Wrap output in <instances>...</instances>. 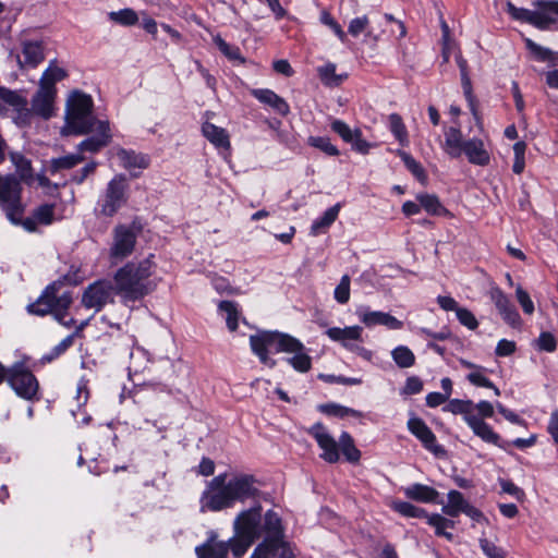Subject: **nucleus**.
<instances>
[{
    "instance_id": "36",
    "label": "nucleus",
    "mask_w": 558,
    "mask_h": 558,
    "mask_svg": "<svg viewBox=\"0 0 558 558\" xmlns=\"http://www.w3.org/2000/svg\"><path fill=\"white\" fill-rule=\"evenodd\" d=\"M318 76L324 85L329 87L339 86L344 80L348 78L347 73L337 74L336 64L327 63L324 66L318 68Z\"/></svg>"
},
{
    "instance_id": "62",
    "label": "nucleus",
    "mask_w": 558,
    "mask_h": 558,
    "mask_svg": "<svg viewBox=\"0 0 558 558\" xmlns=\"http://www.w3.org/2000/svg\"><path fill=\"white\" fill-rule=\"evenodd\" d=\"M456 315H457V318L460 322V324H462L463 326L468 327L471 330H474L477 328L478 322L475 318V316L473 315V313L471 311H469L468 308L460 307L457 311Z\"/></svg>"
},
{
    "instance_id": "25",
    "label": "nucleus",
    "mask_w": 558,
    "mask_h": 558,
    "mask_svg": "<svg viewBox=\"0 0 558 558\" xmlns=\"http://www.w3.org/2000/svg\"><path fill=\"white\" fill-rule=\"evenodd\" d=\"M462 153L468 157L469 162L477 166H486L489 163V153L485 149L484 143L480 138H471L465 141Z\"/></svg>"
},
{
    "instance_id": "41",
    "label": "nucleus",
    "mask_w": 558,
    "mask_h": 558,
    "mask_svg": "<svg viewBox=\"0 0 558 558\" xmlns=\"http://www.w3.org/2000/svg\"><path fill=\"white\" fill-rule=\"evenodd\" d=\"M218 310L221 313L226 314L227 327L230 331H235L238 328V322L240 317V312L238 308V304L233 301H221L218 304Z\"/></svg>"
},
{
    "instance_id": "53",
    "label": "nucleus",
    "mask_w": 558,
    "mask_h": 558,
    "mask_svg": "<svg viewBox=\"0 0 558 558\" xmlns=\"http://www.w3.org/2000/svg\"><path fill=\"white\" fill-rule=\"evenodd\" d=\"M461 83H462L464 96L469 104V108H470L473 117L475 118V120L480 121V116H478V111H477V102H476L475 96L473 95V92H472V84H471L469 74L461 75Z\"/></svg>"
},
{
    "instance_id": "55",
    "label": "nucleus",
    "mask_w": 558,
    "mask_h": 558,
    "mask_svg": "<svg viewBox=\"0 0 558 558\" xmlns=\"http://www.w3.org/2000/svg\"><path fill=\"white\" fill-rule=\"evenodd\" d=\"M350 276L343 275L340 279L339 284L335 289V299L340 304H345L350 300Z\"/></svg>"
},
{
    "instance_id": "4",
    "label": "nucleus",
    "mask_w": 558,
    "mask_h": 558,
    "mask_svg": "<svg viewBox=\"0 0 558 558\" xmlns=\"http://www.w3.org/2000/svg\"><path fill=\"white\" fill-rule=\"evenodd\" d=\"M250 344L252 351L258 356L263 364L274 367L276 361L268 356L269 349H275L276 352L293 350L292 345H295L296 342L294 341V337L288 333L263 331L257 335H252L250 337Z\"/></svg>"
},
{
    "instance_id": "60",
    "label": "nucleus",
    "mask_w": 558,
    "mask_h": 558,
    "mask_svg": "<svg viewBox=\"0 0 558 558\" xmlns=\"http://www.w3.org/2000/svg\"><path fill=\"white\" fill-rule=\"evenodd\" d=\"M351 145V148L362 155H366L369 153V149L372 147V144L368 143L365 138L362 136V131L360 129H355V134L353 136L352 142L349 143Z\"/></svg>"
},
{
    "instance_id": "20",
    "label": "nucleus",
    "mask_w": 558,
    "mask_h": 558,
    "mask_svg": "<svg viewBox=\"0 0 558 558\" xmlns=\"http://www.w3.org/2000/svg\"><path fill=\"white\" fill-rule=\"evenodd\" d=\"M251 95L263 105L270 107L281 117H287L290 113L289 104L271 89L254 88L251 90Z\"/></svg>"
},
{
    "instance_id": "3",
    "label": "nucleus",
    "mask_w": 558,
    "mask_h": 558,
    "mask_svg": "<svg viewBox=\"0 0 558 558\" xmlns=\"http://www.w3.org/2000/svg\"><path fill=\"white\" fill-rule=\"evenodd\" d=\"M99 120L93 116V99L82 92H73L65 106V124L61 134L82 135L94 131V125Z\"/></svg>"
},
{
    "instance_id": "51",
    "label": "nucleus",
    "mask_w": 558,
    "mask_h": 558,
    "mask_svg": "<svg viewBox=\"0 0 558 558\" xmlns=\"http://www.w3.org/2000/svg\"><path fill=\"white\" fill-rule=\"evenodd\" d=\"M254 542L255 539L253 538L235 534V536L230 538L227 543H229V550L232 551V555L235 558H242Z\"/></svg>"
},
{
    "instance_id": "27",
    "label": "nucleus",
    "mask_w": 558,
    "mask_h": 558,
    "mask_svg": "<svg viewBox=\"0 0 558 558\" xmlns=\"http://www.w3.org/2000/svg\"><path fill=\"white\" fill-rule=\"evenodd\" d=\"M202 134L216 148L229 150L231 148L230 136L226 129L215 125L210 122H204L202 125Z\"/></svg>"
},
{
    "instance_id": "18",
    "label": "nucleus",
    "mask_w": 558,
    "mask_h": 558,
    "mask_svg": "<svg viewBox=\"0 0 558 558\" xmlns=\"http://www.w3.org/2000/svg\"><path fill=\"white\" fill-rule=\"evenodd\" d=\"M136 234L125 226H119L114 231V244L111 250L113 257L123 258L134 248Z\"/></svg>"
},
{
    "instance_id": "58",
    "label": "nucleus",
    "mask_w": 558,
    "mask_h": 558,
    "mask_svg": "<svg viewBox=\"0 0 558 558\" xmlns=\"http://www.w3.org/2000/svg\"><path fill=\"white\" fill-rule=\"evenodd\" d=\"M480 547L487 558H506L507 554L504 548L496 546L487 538H480Z\"/></svg>"
},
{
    "instance_id": "46",
    "label": "nucleus",
    "mask_w": 558,
    "mask_h": 558,
    "mask_svg": "<svg viewBox=\"0 0 558 558\" xmlns=\"http://www.w3.org/2000/svg\"><path fill=\"white\" fill-rule=\"evenodd\" d=\"M395 363L400 368H409L415 364L414 353L405 345H399L391 351Z\"/></svg>"
},
{
    "instance_id": "12",
    "label": "nucleus",
    "mask_w": 558,
    "mask_h": 558,
    "mask_svg": "<svg viewBox=\"0 0 558 558\" xmlns=\"http://www.w3.org/2000/svg\"><path fill=\"white\" fill-rule=\"evenodd\" d=\"M489 298L502 320L514 329H521L523 322L519 312L499 287H493L489 290Z\"/></svg>"
},
{
    "instance_id": "48",
    "label": "nucleus",
    "mask_w": 558,
    "mask_h": 558,
    "mask_svg": "<svg viewBox=\"0 0 558 558\" xmlns=\"http://www.w3.org/2000/svg\"><path fill=\"white\" fill-rule=\"evenodd\" d=\"M532 345L538 352L553 353L557 349V339L550 331H542L539 336L533 340Z\"/></svg>"
},
{
    "instance_id": "30",
    "label": "nucleus",
    "mask_w": 558,
    "mask_h": 558,
    "mask_svg": "<svg viewBox=\"0 0 558 558\" xmlns=\"http://www.w3.org/2000/svg\"><path fill=\"white\" fill-rule=\"evenodd\" d=\"M538 7H541V5L538 4ZM508 8H509V13H511V15L514 19L529 22L536 26H541L544 22H546L548 20L546 17V14H549V12H544L542 8H539L541 12H534V11H530L527 9H518L511 3H508ZM550 14H553V13L550 12Z\"/></svg>"
},
{
    "instance_id": "23",
    "label": "nucleus",
    "mask_w": 558,
    "mask_h": 558,
    "mask_svg": "<svg viewBox=\"0 0 558 558\" xmlns=\"http://www.w3.org/2000/svg\"><path fill=\"white\" fill-rule=\"evenodd\" d=\"M408 499L425 504H442L438 500L439 493L430 486L415 483L403 489Z\"/></svg>"
},
{
    "instance_id": "49",
    "label": "nucleus",
    "mask_w": 558,
    "mask_h": 558,
    "mask_svg": "<svg viewBox=\"0 0 558 558\" xmlns=\"http://www.w3.org/2000/svg\"><path fill=\"white\" fill-rule=\"evenodd\" d=\"M395 511L407 518H425L428 513L425 509L414 506L408 501H396L392 505Z\"/></svg>"
},
{
    "instance_id": "52",
    "label": "nucleus",
    "mask_w": 558,
    "mask_h": 558,
    "mask_svg": "<svg viewBox=\"0 0 558 558\" xmlns=\"http://www.w3.org/2000/svg\"><path fill=\"white\" fill-rule=\"evenodd\" d=\"M308 145L315 147L328 156H339V149L331 143L329 137L326 136H310Z\"/></svg>"
},
{
    "instance_id": "10",
    "label": "nucleus",
    "mask_w": 558,
    "mask_h": 558,
    "mask_svg": "<svg viewBox=\"0 0 558 558\" xmlns=\"http://www.w3.org/2000/svg\"><path fill=\"white\" fill-rule=\"evenodd\" d=\"M262 505L255 504L250 509L241 511L234 520V531L238 535H243L253 539L262 536Z\"/></svg>"
},
{
    "instance_id": "57",
    "label": "nucleus",
    "mask_w": 558,
    "mask_h": 558,
    "mask_svg": "<svg viewBox=\"0 0 558 558\" xmlns=\"http://www.w3.org/2000/svg\"><path fill=\"white\" fill-rule=\"evenodd\" d=\"M331 130L338 134L343 142L350 143L353 140V136L355 134V129L352 130L349 124H347L344 121L335 119L332 120L330 124Z\"/></svg>"
},
{
    "instance_id": "15",
    "label": "nucleus",
    "mask_w": 558,
    "mask_h": 558,
    "mask_svg": "<svg viewBox=\"0 0 558 558\" xmlns=\"http://www.w3.org/2000/svg\"><path fill=\"white\" fill-rule=\"evenodd\" d=\"M45 60V45L39 40H23L17 63L21 69L36 68Z\"/></svg>"
},
{
    "instance_id": "61",
    "label": "nucleus",
    "mask_w": 558,
    "mask_h": 558,
    "mask_svg": "<svg viewBox=\"0 0 558 558\" xmlns=\"http://www.w3.org/2000/svg\"><path fill=\"white\" fill-rule=\"evenodd\" d=\"M320 21L327 25L328 27H330L332 29V32L335 33V35L342 41L344 43L347 40V34L344 33V31L342 29L341 25L328 13V12H323L322 16H320Z\"/></svg>"
},
{
    "instance_id": "44",
    "label": "nucleus",
    "mask_w": 558,
    "mask_h": 558,
    "mask_svg": "<svg viewBox=\"0 0 558 558\" xmlns=\"http://www.w3.org/2000/svg\"><path fill=\"white\" fill-rule=\"evenodd\" d=\"M340 449L349 462L356 463L361 458V451L355 447L352 436L343 432L340 436Z\"/></svg>"
},
{
    "instance_id": "38",
    "label": "nucleus",
    "mask_w": 558,
    "mask_h": 558,
    "mask_svg": "<svg viewBox=\"0 0 558 558\" xmlns=\"http://www.w3.org/2000/svg\"><path fill=\"white\" fill-rule=\"evenodd\" d=\"M84 160L81 154H71L50 160L49 171L51 174H56L61 170L72 169Z\"/></svg>"
},
{
    "instance_id": "33",
    "label": "nucleus",
    "mask_w": 558,
    "mask_h": 558,
    "mask_svg": "<svg viewBox=\"0 0 558 558\" xmlns=\"http://www.w3.org/2000/svg\"><path fill=\"white\" fill-rule=\"evenodd\" d=\"M442 411L450 412L454 415H462L464 422L466 423V417H474V402L472 400H461V399H449L448 402L442 408Z\"/></svg>"
},
{
    "instance_id": "22",
    "label": "nucleus",
    "mask_w": 558,
    "mask_h": 558,
    "mask_svg": "<svg viewBox=\"0 0 558 558\" xmlns=\"http://www.w3.org/2000/svg\"><path fill=\"white\" fill-rule=\"evenodd\" d=\"M362 331L363 329L360 326L331 327L326 330V335L332 341L340 342L345 349L350 350L354 345L351 341H362Z\"/></svg>"
},
{
    "instance_id": "24",
    "label": "nucleus",
    "mask_w": 558,
    "mask_h": 558,
    "mask_svg": "<svg viewBox=\"0 0 558 558\" xmlns=\"http://www.w3.org/2000/svg\"><path fill=\"white\" fill-rule=\"evenodd\" d=\"M145 371L147 372L148 375L156 373L157 377H156V380L154 377L145 379L142 383V389L145 387H148V386H151V387L157 386L160 391L166 390V385L163 384V379L172 371V363H171L170 359L160 357L157 361L156 367L153 368L150 366H146Z\"/></svg>"
},
{
    "instance_id": "9",
    "label": "nucleus",
    "mask_w": 558,
    "mask_h": 558,
    "mask_svg": "<svg viewBox=\"0 0 558 558\" xmlns=\"http://www.w3.org/2000/svg\"><path fill=\"white\" fill-rule=\"evenodd\" d=\"M116 289L128 301H136L140 295V264L129 263L114 276Z\"/></svg>"
},
{
    "instance_id": "31",
    "label": "nucleus",
    "mask_w": 558,
    "mask_h": 558,
    "mask_svg": "<svg viewBox=\"0 0 558 558\" xmlns=\"http://www.w3.org/2000/svg\"><path fill=\"white\" fill-rule=\"evenodd\" d=\"M48 290H51L52 311H53L56 318L59 322H61L62 324L68 325V323L63 322V316H64V312L68 310V307L72 303L71 295L66 292L58 295L56 284L48 287Z\"/></svg>"
},
{
    "instance_id": "50",
    "label": "nucleus",
    "mask_w": 558,
    "mask_h": 558,
    "mask_svg": "<svg viewBox=\"0 0 558 558\" xmlns=\"http://www.w3.org/2000/svg\"><path fill=\"white\" fill-rule=\"evenodd\" d=\"M51 301V290L47 288L35 303L28 305V312L40 316L53 313Z\"/></svg>"
},
{
    "instance_id": "59",
    "label": "nucleus",
    "mask_w": 558,
    "mask_h": 558,
    "mask_svg": "<svg viewBox=\"0 0 558 558\" xmlns=\"http://www.w3.org/2000/svg\"><path fill=\"white\" fill-rule=\"evenodd\" d=\"M515 296L521 305L524 314L532 315L534 313V303L530 298V294L521 287L518 286L515 289Z\"/></svg>"
},
{
    "instance_id": "8",
    "label": "nucleus",
    "mask_w": 558,
    "mask_h": 558,
    "mask_svg": "<svg viewBox=\"0 0 558 558\" xmlns=\"http://www.w3.org/2000/svg\"><path fill=\"white\" fill-rule=\"evenodd\" d=\"M11 109L14 113V122L19 126L31 124V113L28 111V100L21 92L0 86V114Z\"/></svg>"
},
{
    "instance_id": "39",
    "label": "nucleus",
    "mask_w": 558,
    "mask_h": 558,
    "mask_svg": "<svg viewBox=\"0 0 558 558\" xmlns=\"http://www.w3.org/2000/svg\"><path fill=\"white\" fill-rule=\"evenodd\" d=\"M389 120V130L399 142L401 146L409 145V134L405 128V124L402 120V117L398 113H391L388 117Z\"/></svg>"
},
{
    "instance_id": "47",
    "label": "nucleus",
    "mask_w": 558,
    "mask_h": 558,
    "mask_svg": "<svg viewBox=\"0 0 558 558\" xmlns=\"http://www.w3.org/2000/svg\"><path fill=\"white\" fill-rule=\"evenodd\" d=\"M398 156L402 159L407 169L420 181L425 182L427 180L426 172L422 165L416 161L412 155L404 150H398Z\"/></svg>"
},
{
    "instance_id": "29",
    "label": "nucleus",
    "mask_w": 558,
    "mask_h": 558,
    "mask_svg": "<svg viewBox=\"0 0 558 558\" xmlns=\"http://www.w3.org/2000/svg\"><path fill=\"white\" fill-rule=\"evenodd\" d=\"M464 144L465 141H463L460 129L451 126L445 131L444 149L451 158H459L461 156Z\"/></svg>"
},
{
    "instance_id": "19",
    "label": "nucleus",
    "mask_w": 558,
    "mask_h": 558,
    "mask_svg": "<svg viewBox=\"0 0 558 558\" xmlns=\"http://www.w3.org/2000/svg\"><path fill=\"white\" fill-rule=\"evenodd\" d=\"M357 315L360 320L368 328L383 325L389 329L396 330L402 328L403 325L402 322L397 319L395 316L380 311H368L363 308L357 311Z\"/></svg>"
},
{
    "instance_id": "1",
    "label": "nucleus",
    "mask_w": 558,
    "mask_h": 558,
    "mask_svg": "<svg viewBox=\"0 0 558 558\" xmlns=\"http://www.w3.org/2000/svg\"><path fill=\"white\" fill-rule=\"evenodd\" d=\"M259 481L248 473H238L227 480V473L211 478L199 498L201 512H218L232 508L236 502L244 504L252 500L259 502L263 492Z\"/></svg>"
},
{
    "instance_id": "7",
    "label": "nucleus",
    "mask_w": 558,
    "mask_h": 558,
    "mask_svg": "<svg viewBox=\"0 0 558 558\" xmlns=\"http://www.w3.org/2000/svg\"><path fill=\"white\" fill-rule=\"evenodd\" d=\"M128 185L122 175L114 177L107 185L98 205L99 216L112 217L126 202Z\"/></svg>"
},
{
    "instance_id": "5",
    "label": "nucleus",
    "mask_w": 558,
    "mask_h": 558,
    "mask_svg": "<svg viewBox=\"0 0 558 558\" xmlns=\"http://www.w3.org/2000/svg\"><path fill=\"white\" fill-rule=\"evenodd\" d=\"M21 192L20 181L15 177L0 174V207L13 223L22 221L24 206L21 202Z\"/></svg>"
},
{
    "instance_id": "45",
    "label": "nucleus",
    "mask_w": 558,
    "mask_h": 558,
    "mask_svg": "<svg viewBox=\"0 0 558 558\" xmlns=\"http://www.w3.org/2000/svg\"><path fill=\"white\" fill-rule=\"evenodd\" d=\"M340 210V205L336 204L335 206L328 208L324 215L316 219L312 225V232L314 234L319 233L322 230L329 228L338 217Z\"/></svg>"
},
{
    "instance_id": "21",
    "label": "nucleus",
    "mask_w": 558,
    "mask_h": 558,
    "mask_svg": "<svg viewBox=\"0 0 558 558\" xmlns=\"http://www.w3.org/2000/svg\"><path fill=\"white\" fill-rule=\"evenodd\" d=\"M466 424L483 441L504 448L500 436L481 417H466Z\"/></svg>"
},
{
    "instance_id": "17",
    "label": "nucleus",
    "mask_w": 558,
    "mask_h": 558,
    "mask_svg": "<svg viewBox=\"0 0 558 558\" xmlns=\"http://www.w3.org/2000/svg\"><path fill=\"white\" fill-rule=\"evenodd\" d=\"M90 133H95V135L80 143L77 147L80 151L96 153L110 142L111 133L108 121L96 122L94 131Z\"/></svg>"
},
{
    "instance_id": "64",
    "label": "nucleus",
    "mask_w": 558,
    "mask_h": 558,
    "mask_svg": "<svg viewBox=\"0 0 558 558\" xmlns=\"http://www.w3.org/2000/svg\"><path fill=\"white\" fill-rule=\"evenodd\" d=\"M274 545L262 542L256 546L250 558H275Z\"/></svg>"
},
{
    "instance_id": "40",
    "label": "nucleus",
    "mask_w": 558,
    "mask_h": 558,
    "mask_svg": "<svg viewBox=\"0 0 558 558\" xmlns=\"http://www.w3.org/2000/svg\"><path fill=\"white\" fill-rule=\"evenodd\" d=\"M108 19L110 20V22H112L114 24H118V25H121L124 27H129V26H134L137 24L138 14L133 9L126 8V9H122L119 11L109 12Z\"/></svg>"
},
{
    "instance_id": "11",
    "label": "nucleus",
    "mask_w": 558,
    "mask_h": 558,
    "mask_svg": "<svg viewBox=\"0 0 558 558\" xmlns=\"http://www.w3.org/2000/svg\"><path fill=\"white\" fill-rule=\"evenodd\" d=\"M112 299L113 288L111 283L106 280H99L86 288L82 296V303L85 307L98 312L106 304L112 302Z\"/></svg>"
},
{
    "instance_id": "37",
    "label": "nucleus",
    "mask_w": 558,
    "mask_h": 558,
    "mask_svg": "<svg viewBox=\"0 0 558 558\" xmlns=\"http://www.w3.org/2000/svg\"><path fill=\"white\" fill-rule=\"evenodd\" d=\"M10 158L13 165L15 166L16 172L19 173L21 181L25 182L28 185L32 184V182L34 181V177L32 172L31 161L19 153H12L10 155Z\"/></svg>"
},
{
    "instance_id": "42",
    "label": "nucleus",
    "mask_w": 558,
    "mask_h": 558,
    "mask_svg": "<svg viewBox=\"0 0 558 558\" xmlns=\"http://www.w3.org/2000/svg\"><path fill=\"white\" fill-rule=\"evenodd\" d=\"M319 410H320V412H323L326 415L340 417V418H344L347 416H353V417H357V418L362 417V412L351 409V408H348V407L337 404V403L322 404L319 407Z\"/></svg>"
},
{
    "instance_id": "6",
    "label": "nucleus",
    "mask_w": 558,
    "mask_h": 558,
    "mask_svg": "<svg viewBox=\"0 0 558 558\" xmlns=\"http://www.w3.org/2000/svg\"><path fill=\"white\" fill-rule=\"evenodd\" d=\"M4 377L17 396L25 400H33L38 391V383L35 376L22 363H16L11 368H4Z\"/></svg>"
},
{
    "instance_id": "16",
    "label": "nucleus",
    "mask_w": 558,
    "mask_h": 558,
    "mask_svg": "<svg viewBox=\"0 0 558 558\" xmlns=\"http://www.w3.org/2000/svg\"><path fill=\"white\" fill-rule=\"evenodd\" d=\"M260 530L262 535H265L263 542L274 546L284 538L282 520L274 510H267L264 517H262Z\"/></svg>"
},
{
    "instance_id": "54",
    "label": "nucleus",
    "mask_w": 558,
    "mask_h": 558,
    "mask_svg": "<svg viewBox=\"0 0 558 558\" xmlns=\"http://www.w3.org/2000/svg\"><path fill=\"white\" fill-rule=\"evenodd\" d=\"M215 43L218 47V49L230 60L232 61H240L241 63H243L245 60L244 58H242L241 56V51H240V48L236 47V46H232L230 44H228L227 41H225L221 37H217L215 39Z\"/></svg>"
},
{
    "instance_id": "14",
    "label": "nucleus",
    "mask_w": 558,
    "mask_h": 558,
    "mask_svg": "<svg viewBox=\"0 0 558 558\" xmlns=\"http://www.w3.org/2000/svg\"><path fill=\"white\" fill-rule=\"evenodd\" d=\"M409 430L422 442L424 448L435 456L444 454L442 446L437 444V438L427 424L420 417H412L408 421Z\"/></svg>"
},
{
    "instance_id": "56",
    "label": "nucleus",
    "mask_w": 558,
    "mask_h": 558,
    "mask_svg": "<svg viewBox=\"0 0 558 558\" xmlns=\"http://www.w3.org/2000/svg\"><path fill=\"white\" fill-rule=\"evenodd\" d=\"M525 149H526V144L524 142H517L513 145L514 161H513V166H512V171L515 174H521L523 172V170H524V167H525V159H524Z\"/></svg>"
},
{
    "instance_id": "2",
    "label": "nucleus",
    "mask_w": 558,
    "mask_h": 558,
    "mask_svg": "<svg viewBox=\"0 0 558 558\" xmlns=\"http://www.w3.org/2000/svg\"><path fill=\"white\" fill-rule=\"evenodd\" d=\"M68 76V72L57 64L56 60L49 62L39 77L38 87L31 100L28 111L31 120L34 116L48 120L56 114V99L58 95L57 83Z\"/></svg>"
},
{
    "instance_id": "35",
    "label": "nucleus",
    "mask_w": 558,
    "mask_h": 558,
    "mask_svg": "<svg viewBox=\"0 0 558 558\" xmlns=\"http://www.w3.org/2000/svg\"><path fill=\"white\" fill-rule=\"evenodd\" d=\"M416 199L421 204V207L424 208L429 215L447 216L450 214L449 210L442 206L439 198L434 194H420L416 196Z\"/></svg>"
},
{
    "instance_id": "34",
    "label": "nucleus",
    "mask_w": 558,
    "mask_h": 558,
    "mask_svg": "<svg viewBox=\"0 0 558 558\" xmlns=\"http://www.w3.org/2000/svg\"><path fill=\"white\" fill-rule=\"evenodd\" d=\"M468 504L462 493L452 489L448 493V504L442 506L441 511L444 514L454 518L463 511Z\"/></svg>"
},
{
    "instance_id": "28",
    "label": "nucleus",
    "mask_w": 558,
    "mask_h": 558,
    "mask_svg": "<svg viewBox=\"0 0 558 558\" xmlns=\"http://www.w3.org/2000/svg\"><path fill=\"white\" fill-rule=\"evenodd\" d=\"M197 558H227L229 553V543L216 542L214 537L195 548Z\"/></svg>"
},
{
    "instance_id": "63",
    "label": "nucleus",
    "mask_w": 558,
    "mask_h": 558,
    "mask_svg": "<svg viewBox=\"0 0 558 558\" xmlns=\"http://www.w3.org/2000/svg\"><path fill=\"white\" fill-rule=\"evenodd\" d=\"M53 211L52 205H43L35 210L34 218L39 223L50 225L53 220Z\"/></svg>"
},
{
    "instance_id": "13",
    "label": "nucleus",
    "mask_w": 558,
    "mask_h": 558,
    "mask_svg": "<svg viewBox=\"0 0 558 558\" xmlns=\"http://www.w3.org/2000/svg\"><path fill=\"white\" fill-rule=\"evenodd\" d=\"M308 434L315 438L319 448L323 450L320 454L323 460L328 463H336L339 460L338 445L322 423H315L308 429Z\"/></svg>"
},
{
    "instance_id": "43",
    "label": "nucleus",
    "mask_w": 558,
    "mask_h": 558,
    "mask_svg": "<svg viewBox=\"0 0 558 558\" xmlns=\"http://www.w3.org/2000/svg\"><path fill=\"white\" fill-rule=\"evenodd\" d=\"M150 257H154V255L151 254L148 258L142 262V296L155 290L157 286V279H150V277L154 275L151 268L155 267L154 263L150 260Z\"/></svg>"
},
{
    "instance_id": "26",
    "label": "nucleus",
    "mask_w": 558,
    "mask_h": 558,
    "mask_svg": "<svg viewBox=\"0 0 558 558\" xmlns=\"http://www.w3.org/2000/svg\"><path fill=\"white\" fill-rule=\"evenodd\" d=\"M296 342L295 345H292L293 350H281V352L292 353L291 357L287 359V362L300 373H306L312 367V357L306 353V349L304 344L294 338Z\"/></svg>"
},
{
    "instance_id": "32",
    "label": "nucleus",
    "mask_w": 558,
    "mask_h": 558,
    "mask_svg": "<svg viewBox=\"0 0 558 558\" xmlns=\"http://www.w3.org/2000/svg\"><path fill=\"white\" fill-rule=\"evenodd\" d=\"M427 523L435 529V534L437 536H442L447 538L448 541L453 539V534L450 532H447V529H454L456 522L439 514V513H433L428 514L426 517Z\"/></svg>"
}]
</instances>
